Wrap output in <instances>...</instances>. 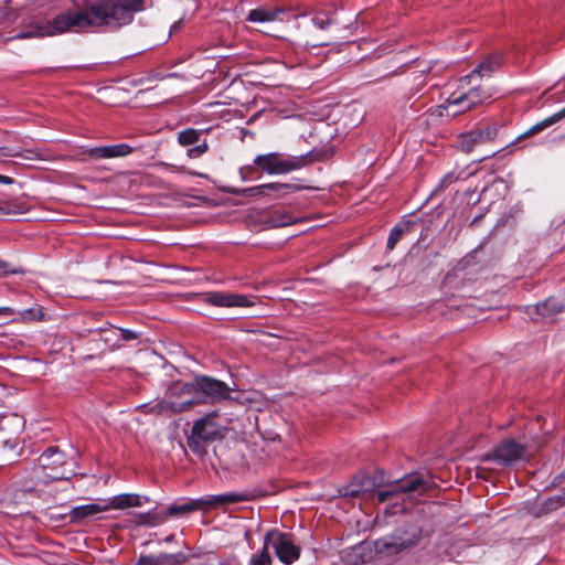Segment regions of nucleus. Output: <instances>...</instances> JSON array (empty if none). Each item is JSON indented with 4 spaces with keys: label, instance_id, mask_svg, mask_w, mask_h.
I'll return each instance as SVG.
<instances>
[{
    "label": "nucleus",
    "instance_id": "a878e982",
    "mask_svg": "<svg viewBox=\"0 0 565 565\" xmlns=\"http://www.w3.org/2000/svg\"><path fill=\"white\" fill-rule=\"evenodd\" d=\"M199 510H202V504H201V499H193V500H189L184 503H174V504H171L168 510H167V513L168 515H171V516H175V515H184V514H189L191 512H194V511H199Z\"/></svg>",
    "mask_w": 565,
    "mask_h": 565
},
{
    "label": "nucleus",
    "instance_id": "9b49d317",
    "mask_svg": "<svg viewBox=\"0 0 565 565\" xmlns=\"http://www.w3.org/2000/svg\"><path fill=\"white\" fill-rule=\"evenodd\" d=\"M497 136L498 126L495 124H488L484 127L462 134L459 138L460 148L466 152H470L477 145L492 141Z\"/></svg>",
    "mask_w": 565,
    "mask_h": 565
},
{
    "label": "nucleus",
    "instance_id": "f704fd0d",
    "mask_svg": "<svg viewBox=\"0 0 565 565\" xmlns=\"http://www.w3.org/2000/svg\"><path fill=\"white\" fill-rule=\"evenodd\" d=\"M0 154L3 157H22L30 159L31 156H24L21 150L11 147H0Z\"/></svg>",
    "mask_w": 565,
    "mask_h": 565
},
{
    "label": "nucleus",
    "instance_id": "20e7f679",
    "mask_svg": "<svg viewBox=\"0 0 565 565\" xmlns=\"http://www.w3.org/2000/svg\"><path fill=\"white\" fill-rule=\"evenodd\" d=\"M431 487L429 478H425L419 473H411L406 477L398 479L394 483L388 484L384 490L376 492L379 502H385L386 500L399 494V493H418L424 494Z\"/></svg>",
    "mask_w": 565,
    "mask_h": 565
},
{
    "label": "nucleus",
    "instance_id": "37998d69",
    "mask_svg": "<svg viewBox=\"0 0 565 565\" xmlns=\"http://www.w3.org/2000/svg\"><path fill=\"white\" fill-rule=\"evenodd\" d=\"M182 21L174 22L171 26V32L180 29Z\"/></svg>",
    "mask_w": 565,
    "mask_h": 565
},
{
    "label": "nucleus",
    "instance_id": "473e14b6",
    "mask_svg": "<svg viewBox=\"0 0 565 565\" xmlns=\"http://www.w3.org/2000/svg\"><path fill=\"white\" fill-rule=\"evenodd\" d=\"M159 557L160 565H177L185 561V556L182 553L175 554H161Z\"/></svg>",
    "mask_w": 565,
    "mask_h": 565
},
{
    "label": "nucleus",
    "instance_id": "39448f33",
    "mask_svg": "<svg viewBox=\"0 0 565 565\" xmlns=\"http://www.w3.org/2000/svg\"><path fill=\"white\" fill-rule=\"evenodd\" d=\"M39 467L43 477L49 480H63L68 479L73 473L72 470H66L67 465L65 455L57 447H50L38 459Z\"/></svg>",
    "mask_w": 565,
    "mask_h": 565
},
{
    "label": "nucleus",
    "instance_id": "ddd939ff",
    "mask_svg": "<svg viewBox=\"0 0 565 565\" xmlns=\"http://www.w3.org/2000/svg\"><path fill=\"white\" fill-rule=\"evenodd\" d=\"M198 401L186 399L181 403L157 399L150 404L142 405L146 414L172 415L189 411Z\"/></svg>",
    "mask_w": 565,
    "mask_h": 565
},
{
    "label": "nucleus",
    "instance_id": "6ab92c4d",
    "mask_svg": "<svg viewBox=\"0 0 565 565\" xmlns=\"http://www.w3.org/2000/svg\"><path fill=\"white\" fill-rule=\"evenodd\" d=\"M296 222V216L287 211H273L264 213L262 217V223L267 228L289 226Z\"/></svg>",
    "mask_w": 565,
    "mask_h": 565
},
{
    "label": "nucleus",
    "instance_id": "72a5a7b5",
    "mask_svg": "<svg viewBox=\"0 0 565 565\" xmlns=\"http://www.w3.org/2000/svg\"><path fill=\"white\" fill-rule=\"evenodd\" d=\"M207 150H209V145H207L206 140H204L203 142L199 143L198 146L188 149L186 156L190 159H198L202 154H204Z\"/></svg>",
    "mask_w": 565,
    "mask_h": 565
},
{
    "label": "nucleus",
    "instance_id": "58836bf2",
    "mask_svg": "<svg viewBox=\"0 0 565 565\" xmlns=\"http://www.w3.org/2000/svg\"><path fill=\"white\" fill-rule=\"evenodd\" d=\"M312 22L321 30L326 29L331 23V21L326 17H316L312 19Z\"/></svg>",
    "mask_w": 565,
    "mask_h": 565
},
{
    "label": "nucleus",
    "instance_id": "a211bd4d",
    "mask_svg": "<svg viewBox=\"0 0 565 565\" xmlns=\"http://www.w3.org/2000/svg\"><path fill=\"white\" fill-rule=\"evenodd\" d=\"M106 511L105 500H100L98 502L74 507L70 512V518L72 522H82L85 519L93 518Z\"/></svg>",
    "mask_w": 565,
    "mask_h": 565
},
{
    "label": "nucleus",
    "instance_id": "b1692460",
    "mask_svg": "<svg viewBox=\"0 0 565 565\" xmlns=\"http://www.w3.org/2000/svg\"><path fill=\"white\" fill-rule=\"evenodd\" d=\"M282 13V10L280 9H268V8H257L254 10H250L247 20L249 22H271L279 18V15Z\"/></svg>",
    "mask_w": 565,
    "mask_h": 565
},
{
    "label": "nucleus",
    "instance_id": "423d86ee",
    "mask_svg": "<svg viewBox=\"0 0 565 565\" xmlns=\"http://www.w3.org/2000/svg\"><path fill=\"white\" fill-rule=\"evenodd\" d=\"M184 390H186V392L195 390L204 395V398H191L192 401H198V404L231 398V388L227 384L207 376L196 379L194 384L185 385ZM194 405H196V403Z\"/></svg>",
    "mask_w": 565,
    "mask_h": 565
},
{
    "label": "nucleus",
    "instance_id": "ea45409f",
    "mask_svg": "<svg viewBox=\"0 0 565 565\" xmlns=\"http://www.w3.org/2000/svg\"><path fill=\"white\" fill-rule=\"evenodd\" d=\"M18 273H19L18 269H11V268H9V265L6 262L0 260V277L7 276L10 274H18Z\"/></svg>",
    "mask_w": 565,
    "mask_h": 565
},
{
    "label": "nucleus",
    "instance_id": "6e6552de",
    "mask_svg": "<svg viewBox=\"0 0 565 565\" xmlns=\"http://www.w3.org/2000/svg\"><path fill=\"white\" fill-rule=\"evenodd\" d=\"M419 539V531L412 527L411 531H405L402 535L399 531L393 535L379 539L374 542L376 552L392 556L413 546Z\"/></svg>",
    "mask_w": 565,
    "mask_h": 565
},
{
    "label": "nucleus",
    "instance_id": "4c0bfd02",
    "mask_svg": "<svg viewBox=\"0 0 565 565\" xmlns=\"http://www.w3.org/2000/svg\"><path fill=\"white\" fill-rule=\"evenodd\" d=\"M121 335V339L125 341L136 340L138 338V332L129 330V329H118Z\"/></svg>",
    "mask_w": 565,
    "mask_h": 565
},
{
    "label": "nucleus",
    "instance_id": "f3484780",
    "mask_svg": "<svg viewBox=\"0 0 565 565\" xmlns=\"http://www.w3.org/2000/svg\"><path fill=\"white\" fill-rule=\"evenodd\" d=\"M201 499L202 510H206L209 508H216L220 505H226L231 503L244 502L248 499L246 494L228 492L222 494H210Z\"/></svg>",
    "mask_w": 565,
    "mask_h": 565
},
{
    "label": "nucleus",
    "instance_id": "9d476101",
    "mask_svg": "<svg viewBox=\"0 0 565 565\" xmlns=\"http://www.w3.org/2000/svg\"><path fill=\"white\" fill-rule=\"evenodd\" d=\"M523 312L533 321L550 319L565 312V303L555 297H548L535 305L524 306Z\"/></svg>",
    "mask_w": 565,
    "mask_h": 565
},
{
    "label": "nucleus",
    "instance_id": "7ed1b4c3",
    "mask_svg": "<svg viewBox=\"0 0 565 565\" xmlns=\"http://www.w3.org/2000/svg\"><path fill=\"white\" fill-rule=\"evenodd\" d=\"M265 545H269L285 565L294 564L301 554V547L295 543L292 534L276 529L266 533Z\"/></svg>",
    "mask_w": 565,
    "mask_h": 565
},
{
    "label": "nucleus",
    "instance_id": "7c9ffc66",
    "mask_svg": "<svg viewBox=\"0 0 565 565\" xmlns=\"http://www.w3.org/2000/svg\"><path fill=\"white\" fill-rule=\"evenodd\" d=\"M186 444L189 449L198 456H203L206 452L202 445V439L193 434V430L191 431V436L188 437Z\"/></svg>",
    "mask_w": 565,
    "mask_h": 565
},
{
    "label": "nucleus",
    "instance_id": "0eeeda50",
    "mask_svg": "<svg viewBox=\"0 0 565 565\" xmlns=\"http://www.w3.org/2000/svg\"><path fill=\"white\" fill-rule=\"evenodd\" d=\"M526 447L514 439H508L495 446L491 451L482 455L481 461H493L499 466H511L522 460Z\"/></svg>",
    "mask_w": 565,
    "mask_h": 565
},
{
    "label": "nucleus",
    "instance_id": "aec40b11",
    "mask_svg": "<svg viewBox=\"0 0 565 565\" xmlns=\"http://www.w3.org/2000/svg\"><path fill=\"white\" fill-rule=\"evenodd\" d=\"M107 511L124 510L132 507H140L142 504V498L138 494L122 493L113 497L110 500H105Z\"/></svg>",
    "mask_w": 565,
    "mask_h": 565
},
{
    "label": "nucleus",
    "instance_id": "bb28decb",
    "mask_svg": "<svg viewBox=\"0 0 565 565\" xmlns=\"http://www.w3.org/2000/svg\"><path fill=\"white\" fill-rule=\"evenodd\" d=\"M409 226L411 222H406L404 224H397L391 230L386 244L388 250L394 249L403 234L408 231Z\"/></svg>",
    "mask_w": 565,
    "mask_h": 565
},
{
    "label": "nucleus",
    "instance_id": "f257e3e1",
    "mask_svg": "<svg viewBox=\"0 0 565 565\" xmlns=\"http://www.w3.org/2000/svg\"><path fill=\"white\" fill-rule=\"evenodd\" d=\"M145 9V0H97L85 9L68 10L52 22L29 25L11 39L53 36L68 31H84L93 26L119 28L129 24L134 14Z\"/></svg>",
    "mask_w": 565,
    "mask_h": 565
},
{
    "label": "nucleus",
    "instance_id": "f8f14e48",
    "mask_svg": "<svg viewBox=\"0 0 565 565\" xmlns=\"http://www.w3.org/2000/svg\"><path fill=\"white\" fill-rule=\"evenodd\" d=\"M204 301L216 307H242L247 308L255 305L249 297L239 294L213 291L205 295Z\"/></svg>",
    "mask_w": 565,
    "mask_h": 565
},
{
    "label": "nucleus",
    "instance_id": "1a4fd4ad",
    "mask_svg": "<svg viewBox=\"0 0 565 565\" xmlns=\"http://www.w3.org/2000/svg\"><path fill=\"white\" fill-rule=\"evenodd\" d=\"M216 416L217 414L213 412L193 424V434L199 436L203 443L222 440L226 436L227 428L216 423Z\"/></svg>",
    "mask_w": 565,
    "mask_h": 565
},
{
    "label": "nucleus",
    "instance_id": "79ce46f5",
    "mask_svg": "<svg viewBox=\"0 0 565 565\" xmlns=\"http://www.w3.org/2000/svg\"><path fill=\"white\" fill-rule=\"evenodd\" d=\"M13 310L10 307H0V315H12Z\"/></svg>",
    "mask_w": 565,
    "mask_h": 565
},
{
    "label": "nucleus",
    "instance_id": "4468645a",
    "mask_svg": "<svg viewBox=\"0 0 565 565\" xmlns=\"http://www.w3.org/2000/svg\"><path fill=\"white\" fill-rule=\"evenodd\" d=\"M469 85H465L462 88L460 86V92H454L450 94V96L445 100L443 105H440L439 108V115H443V110L449 111L448 115L457 116L459 114L466 113L472 108H475V105H470V97L467 95L465 88Z\"/></svg>",
    "mask_w": 565,
    "mask_h": 565
},
{
    "label": "nucleus",
    "instance_id": "412c9836",
    "mask_svg": "<svg viewBox=\"0 0 565 565\" xmlns=\"http://www.w3.org/2000/svg\"><path fill=\"white\" fill-rule=\"evenodd\" d=\"M375 486L373 479L366 477L363 473L356 475L353 481L345 488L344 495L347 497H359L372 491Z\"/></svg>",
    "mask_w": 565,
    "mask_h": 565
},
{
    "label": "nucleus",
    "instance_id": "c03bdc74",
    "mask_svg": "<svg viewBox=\"0 0 565 565\" xmlns=\"http://www.w3.org/2000/svg\"><path fill=\"white\" fill-rule=\"evenodd\" d=\"M1 211H2V210L0 209V212H1Z\"/></svg>",
    "mask_w": 565,
    "mask_h": 565
},
{
    "label": "nucleus",
    "instance_id": "e433bc0d",
    "mask_svg": "<svg viewBox=\"0 0 565 565\" xmlns=\"http://www.w3.org/2000/svg\"><path fill=\"white\" fill-rule=\"evenodd\" d=\"M138 565H160L159 557L141 555L138 559Z\"/></svg>",
    "mask_w": 565,
    "mask_h": 565
},
{
    "label": "nucleus",
    "instance_id": "5701e85b",
    "mask_svg": "<svg viewBox=\"0 0 565 565\" xmlns=\"http://www.w3.org/2000/svg\"><path fill=\"white\" fill-rule=\"evenodd\" d=\"M303 186H300L295 183H282V182H271L268 183V198L270 199H282L288 194L298 192L302 190Z\"/></svg>",
    "mask_w": 565,
    "mask_h": 565
},
{
    "label": "nucleus",
    "instance_id": "2eb2a0df",
    "mask_svg": "<svg viewBox=\"0 0 565 565\" xmlns=\"http://www.w3.org/2000/svg\"><path fill=\"white\" fill-rule=\"evenodd\" d=\"M499 58L489 57L483 60L476 68H473L468 75L462 76L459 79V84L463 88L465 85L472 84L473 81H478L481 77H489L499 67Z\"/></svg>",
    "mask_w": 565,
    "mask_h": 565
},
{
    "label": "nucleus",
    "instance_id": "393cba45",
    "mask_svg": "<svg viewBox=\"0 0 565 565\" xmlns=\"http://www.w3.org/2000/svg\"><path fill=\"white\" fill-rule=\"evenodd\" d=\"M465 90L470 97V105H475L476 107L489 100L493 95L489 89H484L477 83V81H473Z\"/></svg>",
    "mask_w": 565,
    "mask_h": 565
},
{
    "label": "nucleus",
    "instance_id": "c85d7f7f",
    "mask_svg": "<svg viewBox=\"0 0 565 565\" xmlns=\"http://www.w3.org/2000/svg\"><path fill=\"white\" fill-rule=\"evenodd\" d=\"M22 4H18L14 0H7L3 7H0V15L3 20L12 22L18 18L19 10L22 9Z\"/></svg>",
    "mask_w": 565,
    "mask_h": 565
},
{
    "label": "nucleus",
    "instance_id": "4be33fe9",
    "mask_svg": "<svg viewBox=\"0 0 565 565\" xmlns=\"http://www.w3.org/2000/svg\"><path fill=\"white\" fill-rule=\"evenodd\" d=\"M563 118H565V107L562 108L559 111L553 114L552 116L543 119L542 121L533 125L531 128H529L524 134L520 135L518 138H516V141H520L524 138H527V137H531V136H534L541 131H543L544 129H546L547 127L558 122L559 120H562Z\"/></svg>",
    "mask_w": 565,
    "mask_h": 565
},
{
    "label": "nucleus",
    "instance_id": "dca6fc26",
    "mask_svg": "<svg viewBox=\"0 0 565 565\" xmlns=\"http://www.w3.org/2000/svg\"><path fill=\"white\" fill-rule=\"evenodd\" d=\"M134 148L128 143H118L90 148L87 153L95 159H109L126 157L132 152Z\"/></svg>",
    "mask_w": 565,
    "mask_h": 565
},
{
    "label": "nucleus",
    "instance_id": "f03ea898",
    "mask_svg": "<svg viewBox=\"0 0 565 565\" xmlns=\"http://www.w3.org/2000/svg\"><path fill=\"white\" fill-rule=\"evenodd\" d=\"M310 162V153L282 157L278 152H269L258 154L254 159V164L268 174H287L305 168Z\"/></svg>",
    "mask_w": 565,
    "mask_h": 565
},
{
    "label": "nucleus",
    "instance_id": "c756f323",
    "mask_svg": "<svg viewBox=\"0 0 565 565\" xmlns=\"http://www.w3.org/2000/svg\"><path fill=\"white\" fill-rule=\"evenodd\" d=\"M269 545H265L263 542V548L260 552L252 555L249 563L250 565H271L273 558L269 554Z\"/></svg>",
    "mask_w": 565,
    "mask_h": 565
},
{
    "label": "nucleus",
    "instance_id": "cd10ccee",
    "mask_svg": "<svg viewBox=\"0 0 565 565\" xmlns=\"http://www.w3.org/2000/svg\"><path fill=\"white\" fill-rule=\"evenodd\" d=\"M201 134L200 130L193 128L184 129L178 134V142L183 147L194 145L200 141Z\"/></svg>",
    "mask_w": 565,
    "mask_h": 565
},
{
    "label": "nucleus",
    "instance_id": "c9c22d12",
    "mask_svg": "<svg viewBox=\"0 0 565 565\" xmlns=\"http://www.w3.org/2000/svg\"><path fill=\"white\" fill-rule=\"evenodd\" d=\"M458 177L456 175L455 172H449L447 173L439 182V185L438 188L439 189H445L447 188L449 184H451L452 182L457 181Z\"/></svg>",
    "mask_w": 565,
    "mask_h": 565
},
{
    "label": "nucleus",
    "instance_id": "a19ab883",
    "mask_svg": "<svg viewBox=\"0 0 565 565\" xmlns=\"http://www.w3.org/2000/svg\"><path fill=\"white\" fill-rule=\"evenodd\" d=\"M0 183H3V184H11V183H12V179H11L10 177L1 175V174H0Z\"/></svg>",
    "mask_w": 565,
    "mask_h": 565
},
{
    "label": "nucleus",
    "instance_id": "2f4dec72",
    "mask_svg": "<svg viewBox=\"0 0 565 565\" xmlns=\"http://www.w3.org/2000/svg\"><path fill=\"white\" fill-rule=\"evenodd\" d=\"M239 193L244 196H267L268 183L243 189Z\"/></svg>",
    "mask_w": 565,
    "mask_h": 565
}]
</instances>
